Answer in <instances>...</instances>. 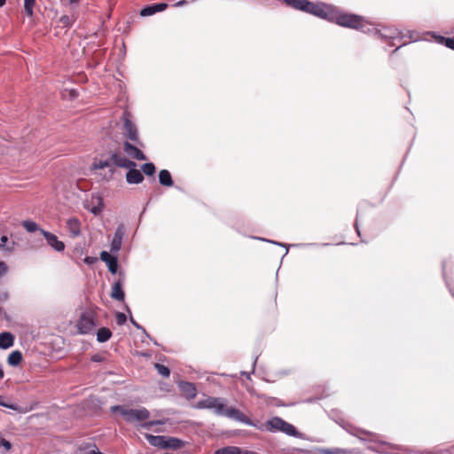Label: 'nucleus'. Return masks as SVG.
Wrapping results in <instances>:
<instances>
[{
  "mask_svg": "<svg viewBox=\"0 0 454 454\" xmlns=\"http://www.w3.org/2000/svg\"><path fill=\"white\" fill-rule=\"evenodd\" d=\"M227 400L221 397L208 396L196 403L197 409L212 410L216 416H223L247 426L255 427V424L242 411L235 407H227Z\"/></svg>",
  "mask_w": 454,
  "mask_h": 454,
  "instance_id": "obj_1",
  "label": "nucleus"
},
{
  "mask_svg": "<svg viewBox=\"0 0 454 454\" xmlns=\"http://www.w3.org/2000/svg\"><path fill=\"white\" fill-rule=\"evenodd\" d=\"M360 27H362L356 28L357 31L376 35L382 43H386L385 51L395 45V40L397 38V31L395 28L384 26L374 27L364 17H363V21L360 22Z\"/></svg>",
  "mask_w": 454,
  "mask_h": 454,
  "instance_id": "obj_2",
  "label": "nucleus"
},
{
  "mask_svg": "<svg viewBox=\"0 0 454 454\" xmlns=\"http://www.w3.org/2000/svg\"><path fill=\"white\" fill-rule=\"evenodd\" d=\"M264 430L270 433L281 432L289 436L295 438H302V434L300 433L294 426L285 421L279 417H272L264 424Z\"/></svg>",
  "mask_w": 454,
  "mask_h": 454,
  "instance_id": "obj_3",
  "label": "nucleus"
},
{
  "mask_svg": "<svg viewBox=\"0 0 454 454\" xmlns=\"http://www.w3.org/2000/svg\"><path fill=\"white\" fill-rule=\"evenodd\" d=\"M363 17L355 13L347 12L335 6L333 20L331 22L337 24L342 27H348L356 30L361 28L360 22L363 21Z\"/></svg>",
  "mask_w": 454,
  "mask_h": 454,
  "instance_id": "obj_4",
  "label": "nucleus"
},
{
  "mask_svg": "<svg viewBox=\"0 0 454 454\" xmlns=\"http://www.w3.org/2000/svg\"><path fill=\"white\" fill-rule=\"evenodd\" d=\"M122 126L121 134L126 141H130L141 147H144V143L139 137L138 129L137 124L131 120L130 114L128 111H124L122 114Z\"/></svg>",
  "mask_w": 454,
  "mask_h": 454,
  "instance_id": "obj_5",
  "label": "nucleus"
},
{
  "mask_svg": "<svg viewBox=\"0 0 454 454\" xmlns=\"http://www.w3.org/2000/svg\"><path fill=\"white\" fill-rule=\"evenodd\" d=\"M110 410L113 413H115L116 410H121V416L129 423L145 420L150 417V412L145 408L126 409L121 405H114Z\"/></svg>",
  "mask_w": 454,
  "mask_h": 454,
  "instance_id": "obj_6",
  "label": "nucleus"
},
{
  "mask_svg": "<svg viewBox=\"0 0 454 454\" xmlns=\"http://www.w3.org/2000/svg\"><path fill=\"white\" fill-rule=\"evenodd\" d=\"M76 325L80 334H90L94 331L97 324L93 314L90 311H85L82 313Z\"/></svg>",
  "mask_w": 454,
  "mask_h": 454,
  "instance_id": "obj_7",
  "label": "nucleus"
},
{
  "mask_svg": "<svg viewBox=\"0 0 454 454\" xmlns=\"http://www.w3.org/2000/svg\"><path fill=\"white\" fill-rule=\"evenodd\" d=\"M335 6L325 3H316L313 15L329 22L333 20Z\"/></svg>",
  "mask_w": 454,
  "mask_h": 454,
  "instance_id": "obj_8",
  "label": "nucleus"
},
{
  "mask_svg": "<svg viewBox=\"0 0 454 454\" xmlns=\"http://www.w3.org/2000/svg\"><path fill=\"white\" fill-rule=\"evenodd\" d=\"M109 158L111 160L112 166H116L119 168H135L137 163L133 160H129L127 157L121 154V152H111Z\"/></svg>",
  "mask_w": 454,
  "mask_h": 454,
  "instance_id": "obj_9",
  "label": "nucleus"
},
{
  "mask_svg": "<svg viewBox=\"0 0 454 454\" xmlns=\"http://www.w3.org/2000/svg\"><path fill=\"white\" fill-rule=\"evenodd\" d=\"M103 168H108V175H106L104 178L106 180H110L113 177L115 171L112 166L110 158L108 157L107 159H94L90 166V169L98 170Z\"/></svg>",
  "mask_w": 454,
  "mask_h": 454,
  "instance_id": "obj_10",
  "label": "nucleus"
},
{
  "mask_svg": "<svg viewBox=\"0 0 454 454\" xmlns=\"http://www.w3.org/2000/svg\"><path fill=\"white\" fill-rule=\"evenodd\" d=\"M125 235V226L120 223L114 231V238L110 245L111 253L116 254L121 248L122 239Z\"/></svg>",
  "mask_w": 454,
  "mask_h": 454,
  "instance_id": "obj_11",
  "label": "nucleus"
},
{
  "mask_svg": "<svg viewBox=\"0 0 454 454\" xmlns=\"http://www.w3.org/2000/svg\"><path fill=\"white\" fill-rule=\"evenodd\" d=\"M41 234L45 239L47 244L53 250H55L56 252H63L65 250L66 246H65L64 242L59 240V238L55 234H53L48 231H45V230H41Z\"/></svg>",
  "mask_w": 454,
  "mask_h": 454,
  "instance_id": "obj_12",
  "label": "nucleus"
},
{
  "mask_svg": "<svg viewBox=\"0 0 454 454\" xmlns=\"http://www.w3.org/2000/svg\"><path fill=\"white\" fill-rule=\"evenodd\" d=\"M251 238L254 239L261 240V241H263V242H267V243H270V244H273V245H276V246H279V247H285L286 248V252H285L283 257H285L288 254V249H289L290 247H318V246H321L320 244H317V243H297V244L286 245L285 243H281V242H278V241L268 239H265V238L254 237V236H253Z\"/></svg>",
  "mask_w": 454,
  "mask_h": 454,
  "instance_id": "obj_13",
  "label": "nucleus"
},
{
  "mask_svg": "<svg viewBox=\"0 0 454 454\" xmlns=\"http://www.w3.org/2000/svg\"><path fill=\"white\" fill-rule=\"evenodd\" d=\"M139 145L136 144H131L129 141L123 142V151L131 158L138 160H146L145 155L144 153L138 148Z\"/></svg>",
  "mask_w": 454,
  "mask_h": 454,
  "instance_id": "obj_14",
  "label": "nucleus"
},
{
  "mask_svg": "<svg viewBox=\"0 0 454 454\" xmlns=\"http://www.w3.org/2000/svg\"><path fill=\"white\" fill-rule=\"evenodd\" d=\"M293 8L313 14L315 4L309 0H286Z\"/></svg>",
  "mask_w": 454,
  "mask_h": 454,
  "instance_id": "obj_15",
  "label": "nucleus"
},
{
  "mask_svg": "<svg viewBox=\"0 0 454 454\" xmlns=\"http://www.w3.org/2000/svg\"><path fill=\"white\" fill-rule=\"evenodd\" d=\"M100 259L106 262L107 265L108 270L112 274H116L118 270V259L116 256L112 255L106 251H102L100 253Z\"/></svg>",
  "mask_w": 454,
  "mask_h": 454,
  "instance_id": "obj_16",
  "label": "nucleus"
},
{
  "mask_svg": "<svg viewBox=\"0 0 454 454\" xmlns=\"http://www.w3.org/2000/svg\"><path fill=\"white\" fill-rule=\"evenodd\" d=\"M84 207L94 215H98L103 208L102 198L100 196H92L90 201H86L84 203Z\"/></svg>",
  "mask_w": 454,
  "mask_h": 454,
  "instance_id": "obj_17",
  "label": "nucleus"
},
{
  "mask_svg": "<svg viewBox=\"0 0 454 454\" xmlns=\"http://www.w3.org/2000/svg\"><path fill=\"white\" fill-rule=\"evenodd\" d=\"M178 387L187 399H193L197 395V389L193 383L189 381L178 382Z\"/></svg>",
  "mask_w": 454,
  "mask_h": 454,
  "instance_id": "obj_18",
  "label": "nucleus"
},
{
  "mask_svg": "<svg viewBox=\"0 0 454 454\" xmlns=\"http://www.w3.org/2000/svg\"><path fill=\"white\" fill-rule=\"evenodd\" d=\"M348 431L350 434H352L363 441L373 442V441H375V438H376V434L374 433H372L370 431H366V430H364L361 428L352 427V428L348 429Z\"/></svg>",
  "mask_w": 454,
  "mask_h": 454,
  "instance_id": "obj_19",
  "label": "nucleus"
},
{
  "mask_svg": "<svg viewBox=\"0 0 454 454\" xmlns=\"http://www.w3.org/2000/svg\"><path fill=\"white\" fill-rule=\"evenodd\" d=\"M167 7L168 4L165 3H157L151 5H147L140 11V15L142 17L151 16L157 12L164 11Z\"/></svg>",
  "mask_w": 454,
  "mask_h": 454,
  "instance_id": "obj_20",
  "label": "nucleus"
},
{
  "mask_svg": "<svg viewBox=\"0 0 454 454\" xmlns=\"http://www.w3.org/2000/svg\"><path fill=\"white\" fill-rule=\"evenodd\" d=\"M126 181L130 184H138L144 181L143 174L135 168H127Z\"/></svg>",
  "mask_w": 454,
  "mask_h": 454,
  "instance_id": "obj_21",
  "label": "nucleus"
},
{
  "mask_svg": "<svg viewBox=\"0 0 454 454\" xmlns=\"http://www.w3.org/2000/svg\"><path fill=\"white\" fill-rule=\"evenodd\" d=\"M67 228L71 238H77L81 235V222L72 217L67 221Z\"/></svg>",
  "mask_w": 454,
  "mask_h": 454,
  "instance_id": "obj_22",
  "label": "nucleus"
},
{
  "mask_svg": "<svg viewBox=\"0 0 454 454\" xmlns=\"http://www.w3.org/2000/svg\"><path fill=\"white\" fill-rule=\"evenodd\" d=\"M110 296L111 298L118 301H122L124 300L125 293L122 288V284L121 283V281H116L113 285Z\"/></svg>",
  "mask_w": 454,
  "mask_h": 454,
  "instance_id": "obj_23",
  "label": "nucleus"
},
{
  "mask_svg": "<svg viewBox=\"0 0 454 454\" xmlns=\"http://www.w3.org/2000/svg\"><path fill=\"white\" fill-rule=\"evenodd\" d=\"M14 344V336L10 332H3L0 333V348L7 349Z\"/></svg>",
  "mask_w": 454,
  "mask_h": 454,
  "instance_id": "obj_24",
  "label": "nucleus"
},
{
  "mask_svg": "<svg viewBox=\"0 0 454 454\" xmlns=\"http://www.w3.org/2000/svg\"><path fill=\"white\" fill-rule=\"evenodd\" d=\"M16 242L14 240H9L6 235H3L0 238V250L7 253H12L15 250Z\"/></svg>",
  "mask_w": 454,
  "mask_h": 454,
  "instance_id": "obj_25",
  "label": "nucleus"
},
{
  "mask_svg": "<svg viewBox=\"0 0 454 454\" xmlns=\"http://www.w3.org/2000/svg\"><path fill=\"white\" fill-rule=\"evenodd\" d=\"M184 446V441L176 438V437H168L166 436V441L163 445V449H173L178 450Z\"/></svg>",
  "mask_w": 454,
  "mask_h": 454,
  "instance_id": "obj_26",
  "label": "nucleus"
},
{
  "mask_svg": "<svg viewBox=\"0 0 454 454\" xmlns=\"http://www.w3.org/2000/svg\"><path fill=\"white\" fill-rule=\"evenodd\" d=\"M159 182L161 185L170 187L174 184L171 174L167 169L159 172Z\"/></svg>",
  "mask_w": 454,
  "mask_h": 454,
  "instance_id": "obj_27",
  "label": "nucleus"
},
{
  "mask_svg": "<svg viewBox=\"0 0 454 454\" xmlns=\"http://www.w3.org/2000/svg\"><path fill=\"white\" fill-rule=\"evenodd\" d=\"M145 438L149 442V443L154 447H159L163 449V445L166 441V436L164 435H152L149 434H145Z\"/></svg>",
  "mask_w": 454,
  "mask_h": 454,
  "instance_id": "obj_28",
  "label": "nucleus"
},
{
  "mask_svg": "<svg viewBox=\"0 0 454 454\" xmlns=\"http://www.w3.org/2000/svg\"><path fill=\"white\" fill-rule=\"evenodd\" d=\"M112 337V332L109 328L101 327L97 332V340L98 342H106Z\"/></svg>",
  "mask_w": 454,
  "mask_h": 454,
  "instance_id": "obj_29",
  "label": "nucleus"
},
{
  "mask_svg": "<svg viewBox=\"0 0 454 454\" xmlns=\"http://www.w3.org/2000/svg\"><path fill=\"white\" fill-rule=\"evenodd\" d=\"M22 361V354L20 350L12 351L7 359V362L12 366L19 365Z\"/></svg>",
  "mask_w": 454,
  "mask_h": 454,
  "instance_id": "obj_30",
  "label": "nucleus"
},
{
  "mask_svg": "<svg viewBox=\"0 0 454 454\" xmlns=\"http://www.w3.org/2000/svg\"><path fill=\"white\" fill-rule=\"evenodd\" d=\"M21 224L25 228V230L29 233H33L37 231L41 232V230H43L38 226V224L35 222L31 220H24L22 221Z\"/></svg>",
  "mask_w": 454,
  "mask_h": 454,
  "instance_id": "obj_31",
  "label": "nucleus"
},
{
  "mask_svg": "<svg viewBox=\"0 0 454 454\" xmlns=\"http://www.w3.org/2000/svg\"><path fill=\"white\" fill-rule=\"evenodd\" d=\"M435 41L438 43L444 44L446 47L454 50V38H446L442 35L435 36Z\"/></svg>",
  "mask_w": 454,
  "mask_h": 454,
  "instance_id": "obj_32",
  "label": "nucleus"
},
{
  "mask_svg": "<svg viewBox=\"0 0 454 454\" xmlns=\"http://www.w3.org/2000/svg\"><path fill=\"white\" fill-rule=\"evenodd\" d=\"M35 4V0H24V10L28 17L33 16Z\"/></svg>",
  "mask_w": 454,
  "mask_h": 454,
  "instance_id": "obj_33",
  "label": "nucleus"
},
{
  "mask_svg": "<svg viewBox=\"0 0 454 454\" xmlns=\"http://www.w3.org/2000/svg\"><path fill=\"white\" fill-rule=\"evenodd\" d=\"M142 171L148 176H153L155 173V166L152 162H146L141 166Z\"/></svg>",
  "mask_w": 454,
  "mask_h": 454,
  "instance_id": "obj_34",
  "label": "nucleus"
},
{
  "mask_svg": "<svg viewBox=\"0 0 454 454\" xmlns=\"http://www.w3.org/2000/svg\"><path fill=\"white\" fill-rule=\"evenodd\" d=\"M59 22L63 27H70L74 24V19L73 16L63 15Z\"/></svg>",
  "mask_w": 454,
  "mask_h": 454,
  "instance_id": "obj_35",
  "label": "nucleus"
},
{
  "mask_svg": "<svg viewBox=\"0 0 454 454\" xmlns=\"http://www.w3.org/2000/svg\"><path fill=\"white\" fill-rule=\"evenodd\" d=\"M154 368L157 370L158 373L160 375H161L162 377H164V378L169 377L170 370L167 366L156 363V364H154Z\"/></svg>",
  "mask_w": 454,
  "mask_h": 454,
  "instance_id": "obj_36",
  "label": "nucleus"
},
{
  "mask_svg": "<svg viewBox=\"0 0 454 454\" xmlns=\"http://www.w3.org/2000/svg\"><path fill=\"white\" fill-rule=\"evenodd\" d=\"M322 453L324 454H345L346 450L340 448H331V449H324L322 450Z\"/></svg>",
  "mask_w": 454,
  "mask_h": 454,
  "instance_id": "obj_37",
  "label": "nucleus"
},
{
  "mask_svg": "<svg viewBox=\"0 0 454 454\" xmlns=\"http://www.w3.org/2000/svg\"><path fill=\"white\" fill-rule=\"evenodd\" d=\"M0 405L5 408H9L13 411H18L19 407L16 404L8 403L4 401V397L0 395Z\"/></svg>",
  "mask_w": 454,
  "mask_h": 454,
  "instance_id": "obj_38",
  "label": "nucleus"
},
{
  "mask_svg": "<svg viewBox=\"0 0 454 454\" xmlns=\"http://www.w3.org/2000/svg\"><path fill=\"white\" fill-rule=\"evenodd\" d=\"M115 317H116V323L119 325H124L126 323V321H127V317L122 312H117Z\"/></svg>",
  "mask_w": 454,
  "mask_h": 454,
  "instance_id": "obj_39",
  "label": "nucleus"
},
{
  "mask_svg": "<svg viewBox=\"0 0 454 454\" xmlns=\"http://www.w3.org/2000/svg\"><path fill=\"white\" fill-rule=\"evenodd\" d=\"M162 424H163V422L161 420H151V421L143 423L141 425V427L145 429H150L151 427H153V426L162 425Z\"/></svg>",
  "mask_w": 454,
  "mask_h": 454,
  "instance_id": "obj_40",
  "label": "nucleus"
},
{
  "mask_svg": "<svg viewBox=\"0 0 454 454\" xmlns=\"http://www.w3.org/2000/svg\"><path fill=\"white\" fill-rule=\"evenodd\" d=\"M130 322H131V324H132L136 328H137V329L141 330V331H142V333H143L146 337H148L149 339L153 340V339L151 338V336L148 334V333L146 332V330H145L142 325H140L137 322H136V321L134 320V318H133V317H130Z\"/></svg>",
  "mask_w": 454,
  "mask_h": 454,
  "instance_id": "obj_41",
  "label": "nucleus"
},
{
  "mask_svg": "<svg viewBox=\"0 0 454 454\" xmlns=\"http://www.w3.org/2000/svg\"><path fill=\"white\" fill-rule=\"evenodd\" d=\"M1 447L4 448V453H6L11 450L12 444L9 441L0 437V448Z\"/></svg>",
  "mask_w": 454,
  "mask_h": 454,
  "instance_id": "obj_42",
  "label": "nucleus"
},
{
  "mask_svg": "<svg viewBox=\"0 0 454 454\" xmlns=\"http://www.w3.org/2000/svg\"><path fill=\"white\" fill-rule=\"evenodd\" d=\"M8 267L4 262H0V278L6 274Z\"/></svg>",
  "mask_w": 454,
  "mask_h": 454,
  "instance_id": "obj_43",
  "label": "nucleus"
},
{
  "mask_svg": "<svg viewBox=\"0 0 454 454\" xmlns=\"http://www.w3.org/2000/svg\"><path fill=\"white\" fill-rule=\"evenodd\" d=\"M83 261L86 264L92 265L98 261V259L97 257L86 256Z\"/></svg>",
  "mask_w": 454,
  "mask_h": 454,
  "instance_id": "obj_44",
  "label": "nucleus"
},
{
  "mask_svg": "<svg viewBox=\"0 0 454 454\" xmlns=\"http://www.w3.org/2000/svg\"><path fill=\"white\" fill-rule=\"evenodd\" d=\"M91 361L96 363H101L104 361V356L100 354H95L91 356Z\"/></svg>",
  "mask_w": 454,
  "mask_h": 454,
  "instance_id": "obj_45",
  "label": "nucleus"
},
{
  "mask_svg": "<svg viewBox=\"0 0 454 454\" xmlns=\"http://www.w3.org/2000/svg\"><path fill=\"white\" fill-rule=\"evenodd\" d=\"M291 372H292V371L290 369H288V370L279 371L277 372V374L279 377H284V376L289 375Z\"/></svg>",
  "mask_w": 454,
  "mask_h": 454,
  "instance_id": "obj_46",
  "label": "nucleus"
},
{
  "mask_svg": "<svg viewBox=\"0 0 454 454\" xmlns=\"http://www.w3.org/2000/svg\"><path fill=\"white\" fill-rule=\"evenodd\" d=\"M355 228L356 230L357 234L360 236V231H359V228H358V215L356 216V223H355Z\"/></svg>",
  "mask_w": 454,
  "mask_h": 454,
  "instance_id": "obj_47",
  "label": "nucleus"
},
{
  "mask_svg": "<svg viewBox=\"0 0 454 454\" xmlns=\"http://www.w3.org/2000/svg\"><path fill=\"white\" fill-rule=\"evenodd\" d=\"M79 3V0H69V4L74 6Z\"/></svg>",
  "mask_w": 454,
  "mask_h": 454,
  "instance_id": "obj_48",
  "label": "nucleus"
},
{
  "mask_svg": "<svg viewBox=\"0 0 454 454\" xmlns=\"http://www.w3.org/2000/svg\"><path fill=\"white\" fill-rule=\"evenodd\" d=\"M184 4H185V1H184V0H182V1L177 2V3L175 4V6L180 7V6H183Z\"/></svg>",
  "mask_w": 454,
  "mask_h": 454,
  "instance_id": "obj_49",
  "label": "nucleus"
},
{
  "mask_svg": "<svg viewBox=\"0 0 454 454\" xmlns=\"http://www.w3.org/2000/svg\"><path fill=\"white\" fill-rule=\"evenodd\" d=\"M70 95L72 98H75L77 96V92L75 90H71Z\"/></svg>",
  "mask_w": 454,
  "mask_h": 454,
  "instance_id": "obj_50",
  "label": "nucleus"
},
{
  "mask_svg": "<svg viewBox=\"0 0 454 454\" xmlns=\"http://www.w3.org/2000/svg\"><path fill=\"white\" fill-rule=\"evenodd\" d=\"M243 375H245L247 379H250V372H242Z\"/></svg>",
  "mask_w": 454,
  "mask_h": 454,
  "instance_id": "obj_51",
  "label": "nucleus"
},
{
  "mask_svg": "<svg viewBox=\"0 0 454 454\" xmlns=\"http://www.w3.org/2000/svg\"><path fill=\"white\" fill-rule=\"evenodd\" d=\"M395 51H397V47H395L393 50H390L391 57L393 56L394 53H395Z\"/></svg>",
  "mask_w": 454,
  "mask_h": 454,
  "instance_id": "obj_52",
  "label": "nucleus"
},
{
  "mask_svg": "<svg viewBox=\"0 0 454 454\" xmlns=\"http://www.w3.org/2000/svg\"><path fill=\"white\" fill-rule=\"evenodd\" d=\"M256 362H257V357L254 360V363H253V372L254 371Z\"/></svg>",
  "mask_w": 454,
  "mask_h": 454,
  "instance_id": "obj_53",
  "label": "nucleus"
},
{
  "mask_svg": "<svg viewBox=\"0 0 454 454\" xmlns=\"http://www.w3.org/2000/svg\"><path fill=\"white\" fill-rule=\"evenodd\" d=\"M6 0H0V7L4 6Z\"/></svg>",
  "mask_w": 454,
  "mask_h": 454,
  "instance_id": "obj_54",
  "label": "nucleus"
},
{
  "mask_svg": "<svg viewBox=\"0 0 454 454\" xmlns=\"http://www.w3.org/2000/svg\"><path fill=\"white\" fill-rule=\"evenodd\" d=\"M116 412H119L121 415V410H116Z\"/></svg>",
  "mask_w": 454,
  "mask_h": 454,
  "instance_id": "obj_55",
  "label": "nucleus"
},
{
  "mask_svg": "<svg viewBox=\"0 0 454 454\" xmlns=\"http://www.w3.org/2000/svg\"><path fill=\"white\" fill-rule=\"evenodd\" d=\"M153 343H154L155 345H158V343L154 340H153Z\"/></svg>",
  "mask_w": 454,
  "mask_h": 454,
  "instance_id": "obj_56",
  "label": "nucleus"
}]
</instances>
